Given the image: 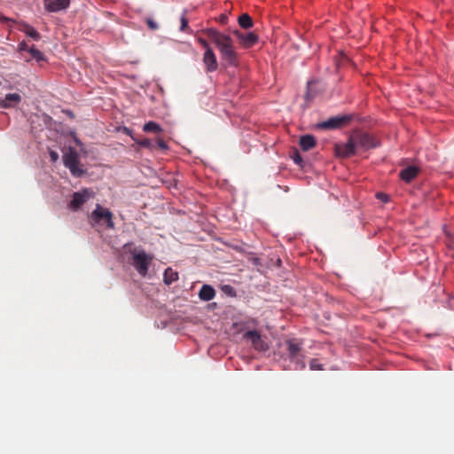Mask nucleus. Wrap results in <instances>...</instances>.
Returning <instances> with one entry per match:
<instances>
[{
  "label": "nucleus",
  "instance_id": "cd10ccee",
  "mask_svg": "<svg viewBox=\"0 0 454 454\" xmlns=\"http://www.w3.org/2000/svg\"><path fill=\"white\" fill-rule=\"evenodd\" d=\"M198 43L200 44V46H202L204 48L205 51H207V50H212V48L209 46L207 40H205L201 37H199Z\"/></svg>",
  "mask_w": 454,
  "mask_h": 454
},
{
  "label": "nucleus",
  "instance_id": "2f4dec72",
  "mask_svg": "<svg viewBox=\"0 0 454 454\" xmlns=\"http://www.w3.org/2000/svg\"><path fill=\"white\" fill-rule=\"evenodd\" d=\"M228 20L226 14H221L220 18H218V21H220L223 25L226 24Z\"/></svg>",
  "mask_w": 454,
  "mask_h": 454
},
{
  "label": "nucleus",
  "instance_id": "423d86ee",
  "mask_svg": "<svg viewBox=\"0 0 454 454\" xmlns=\"http://www.w3.org/2000/svg\"><path fill=\"white\" fill-rule=\"evenodd\" d=\"M287 345V352L289 359L296 363V370H303L306 367V363L303 361V355L301 354V344L296 340H286Z\"/></svg>",
  "mask_w": 454,
  "mask_h": 454
},
{
  "label": "nucleus",
  "instance_id": "dca6fc26",
  "mask_svg": "<svg viewBox=\"0 0 454 454\" xmlns=\"http://www.w3.org/2000/svg\"><path fill=\"white\" fill-rule=\"evenodd\" d=\"M215 290L213 286L210 285H203V286L200 287V290L199 292L200 299L204 301H212L215 297Z\"/></svg>",
  "mask_w": 454,
  "mask_h": 454
},
{
  "label": "nucleus",
  "instance_id": "f03ea898",
  "mask_svg": "<svg viewBox=\"0 0 454 454\" xmlns=\"http://www.w3.org/2000/svg\"><path fill=\"white\" fill-rule=\"evenodd\" d=\"M62 162L64 166L69 168V171L73 176L80 177L85 174V170L82 168V165L79 161L78 152L74 147H69L64 155H62Z\"/></svg>",
  "mask_w": 454,
  "mask_h": 454
},
{
  "label": "nucleus",
  "instance_id": "a878e982",
  "mask_svg": "<svg viewBox=\"0 0 454 454\" xmlns=\"http://www.w3.org/2000/svg\"><path fill=\"white\" fill-rule=\"evenodd\" d=\"M181 31L182 32H187L188 30V21H187V19L185 17V14H183L182 17H181V27H180Z\"/></svg>",
  "mask_w": 454,
  "mask_h": 454
},
{
  "label": "nucleus",
  "instance_id": "f8f14e48",
  "mask_svg": "<svg viewBox=\"0 0 454 454\" xmlns=\"http://www.w3.org/2000/svg\"><path fill=\"white\" fill-rule=\"evenodd\" d=\"M70 0H44L43 5L47 12H57L69 7Z\"/></svg>",
  "mask_w": 454,
  "mask_h": 454
},
{
  "label": "nucleus",
  "instance_id": "1a4fd4ad",
  "mask_svg": "<svg viewBox=\"0 0 454 454\" xmlns=\"http://www.w3.org/2000/svg\"><path fill=\"white\" fill-rule=\"evenodd\" d=\"M357 151L358 149L349 140L343 144L334 145V154L341 159L350 158L351 156L356 155Z\"/></svg>",
  "mask_w": 454,
  "mask_h": 454
},
{
  "label": "nucleus",
  "instance_id": "ddd939ff",
  "mask_svg": "<svg viewBox=\"0 0 454 454\" xmlns=\"http://www.w3.org/2000/svg\"><path fill=\"white\" fill-rule=\"evenodd\" d=\"M203 63L205 67H207V72H215L217 70V59L215 56L213 50H207V51L204 52Z\"/></svg>",
  "mask_w": 454,
  "mask_h": 454
},
{
  "label": "nucleus",
  "instance_id": "72a5a7b5",
  "mask_svg": "<svg viewBox=\"0 0 454 454\" xmlns=\"http://www.w3.org/2000/svg\"><path fill=\"white\" fill-rule=\"evenodd\" d=\"M453 256H454V254H453Z\"/></svg>",
  "mask_w": 454,
  "mask_h": 454
},
{
  "label": "nucleus",
  "instance_id": "9b49d317",
  "mask_svg": "<svg viewBox=\"0 0 454 454\" xmlns=\"http://www.w3.org/2000/svg\"><path fill=\"white\" fill-rule=\"evenodd\" d=\"M234 35L238 37L243 47L250 48L258 43V35L254 32L243 33L241 31L235 30Z\"/></svg>",
  "mask_w": 454,
  "mask_h": 454
},
{
  "label": "nucleus",
  "instance_id": "aec40b11",
  "mask_svg": "<svg viewBox=\"0 0 454 454\" xmlns=\"http://www.w3.org/2000/svg\"><path fill=\"white\" fill-rule=\"evenodd\" d=\"M239 25L243 29L252 28L254 26L253 19L250 18L248 13L240 14L239 18Z\"/></svg>",
  "mask_w": 454,
  "mask_h": 454
},
{
  "label": "nucleus",
  "instance_id": "4468645a",
  "mask_svg": "<svg viewBox=\"0 0 454 454\" xmlns=\"http://www.w3.org/2000/svg\"><path fill=\"white\" fill-rule=\"evenodd\" d=\"M419 175V168L415 166H409L408 168L401 170L400 177L401 180L405 183H410L414 180Z\"/></svg>",
  "mask_w": 454,
  "mask_h": 454
},
{
  "label": "nucleus",
  "instance_id": "bb28decb",
  "mask_svg": "<svg viewBox=\"0 0 454 454\" xmlns=\"http://www.w3.org/2000/svg\"><path fill=\"white\" fill-rule=\"evenodd\" d=\"M159 148L162 151H168V144L165 143L164 140L159 138L158 139V142H156V145H155V148Z\"/></svg>",
  "mask_w": 454,
  "mask_h": 454
},
{
  "label": "nucleus",
  "instance_id": "f3484780",
  "mask_svg": "<svg viewBox=\"0 0 454 454\" xmlns=\"http://www.w3.org/2000/svg\"><path fill=\"white\" fill-rule=\"evenodd\" d=\"M20 101V96L18 93H9L5 98L0 102V106L3 108H8L15 106Z\"/></svg>",
  "mask_w": 454,
  "mask_h": 454
},
{
  "label": "nucleus",
  "instance_id": "0eeeda50",
  "mask_svg": "<svg viewBox=\"0 0 454 454\" xmlns=\"http://www.w3.org/2000/svg\"><path fill=\"white\" fill-rule=\"evenodd\" d=\"M350 121V115H337L317 124V126H319L321 129H338L347 125Z\"/></svg>",
  "mask_w": 454,
  "mask_h": 454
},
{
  "label": "nucleus",
  "instance_id": "9d476101",
  "mask_svg": "<svg viewBox=\"0 0 454 454\" xmlns=\"http://www.w3.org/2000/svg\"><path fill=\"white\" fill-rule=\"evenodd\" d=\"M91 198V192L88 189H83L80 192H74L73 200L70 201V207L74 210H77L85 204L89 199Z\"/></svg>",
  "mask_w": 454,
  "mask_h": 454
},
{
  "label": "nucleus",
  "instance_id": "393cba45",
  "mask_svg": "<svg viewBox=\"0 0 454 454\" xmlns=\"http://www.w3.org/2000/svg\"><path fill=\"white\" fill-rule=\"evenodd\" d=\"M310 370H324L322 364L318 363L317 358H312L309 363Z\"/></svg>",
  "mask_w": 454,
  "mask_h": 454
},
{
  "label": "nucleus",
  "instance_id": "c85d7f7f",
  "mask_svg": "<svg viewBox=\"0 0 454 454\" xmlns=\"http://www.w3.org/2000/svg\"><path fill=\"white\" fill-rule=\"evenodd\" d=\"M29 37L32 40L37 41V40H39L40 35H39V33L36 30H35V28L30 27V29H29Z\"/></svg>",
  "mask_w": 454,
  "mask_h": 454
},
{
  "label": "nucleus",
  "instance_id": "7c9ffc66",
  "mask_svg": "<svg viewBox=\"0 0 454 454\" xmlns=\"http://www.w3.org/2000/svg\"><path fill=\"white\" fill-rule=\"evenodd\" d=\"M50 155H51V161L57 162V160L59 159L58 153L56 152H54V151H51Z\"/></svg>",
  "mask_w": 454,
  "mask_h": 454
},
{
  "label": "nucleus",
  "instance_id": "6ab92c4d",
  "mask_svg": "<svg viewBox=\"0 0 454 454\" xmlns=\"http://www.w3.org/2000/svg\"><path fill=\"white\" fill-rule=\"evenodd\" d=\"M164 284L170 285L178 280V273L170 268H167L163 274Z\"/></svg>",
  "mask_w": 454,
  "mask_h": 454
},
{
  "label": "nucleus",
  "instance_id": "f257e3e1",
  "mask_svg": "<svg viewBox=\"0 0 454 454\" xmlns=\"http://www.w3.org/2000/svg\"><path fill=\"white\" fill-rule=\"evenodd\" d=\"M206 35L212 39L213 43L220 51L222 59L229 65H237L239 55L236 52L235 46L231 36L219 32L215 28H207L204 30Z\"/></svg>",
  "mask_w": 454,
  "mask_h": 454
},
{
  "label": "nucleus",
  "instance_id": "b1692460",
  "mask_svg": "<svg viewBox=\"0 0 454 454\" xmlns=\"http://www.w3.org/2000/svg\"><path fill=\"white\" fill-rule=\"evenodd\" d=\"M293 160L294 162L296 163V165L302 167L303 160L301 155L299 153L297 150L294 152Z\"/></svg>",
  "mask_w": 454,
  "mask_h": 454
},
{
  "label": "nucleus",
  "instance_id": "5701e85b",
  "mask_svg": "<svg viewBox=\"0 0 454 454\" xmlns=\"http://www.w3.org/2000/svg\"><path fill=\"white\" fill-rule=\"evenodd\" d=\"M145 22H146L147 27H149V29L153 30V31L159 29V25L156 23V21L153 19L146 18Z\"/></svg>",
  "mask_w": 454,
  "mask_h": 454
},
{
  "label": "nucleus",
  "instance_id": "4be33fe9",
  "mask_svg": "<svg viewBox=\"0 0 454 454\" xmlns=\"http://www.w3.org/2000/svg\"><path fill=\"white\" fill-rule=\"evenodd\" d=\"M136 142L137 145H138V146L142 148H147L150 149L151 151L155 149V144L153 143L150 139L145 138L142 140H136Z\"/></svg>",
  "mask_w": 454,
  "mask_h": 454
},
{
  "label": "nucleus",
  "instance_id": "473e14b6",
  "mask_svg": "<svg viewBox=\"0 0 454 454\" xmlns=\"http://www.w3.org/2000/svg\"><path fill=\"white\" fill-rule=\"evenodd\" d=\"M26 49H27V43L25 41H23L20 43V51H26Z\"/></svg>",
  "mask_w": 454,
  "mask_h": 454
},
{
  "label": "nucleus",
  "instance_id": "412c9836",
  "mask_svg": "<svg viewBox=\"0 0 454 454\" xmlns=\"http://www.w3.org/2000/svg\"><path fill=\"white\" fill-rule=\"evenodd\" d=\"M144 131L146 133L159 134L161 132V128L154 121H149L144 125Z\"/></svg>",
  "mask_w": 454,
  "mask_h": 454
},
{
  "label": "nucleus",
  "instance_id": "2eb2a0df",
  "mask_svg": "<svg viewBox=\"0 0 454 454\" xmlns=\"http://www.w3.org/2000/svg\"><path fill=\"white\" fill-rule=\"evenodd\" d=\"M299 145L303 152H308L315 148L316 146V139L312 135H305L301 137V140H299Z\"/></svg>",
  "mask_w": 454,
  "mask_h": 454
},
{
  "label": "nucleus",
  "instance_id": "7ed1b4c3",
  "mask_svg": "<svg viewBox=\"0 0 454 454\" xmlns=\"http://www.w3.org/2000/svg\"><path fill=\"white\" fill-rule=\"evenodd\" d=\"M132 255V266L135 267L138 275L145 277L148 271V268L151 265L153 256L146 254L144 250H135L131 252Z\"/></svg>",
  "mask_w": 454,
  "mask_h": 454
},
{
  "label": "nucleus",
  "instance_id": "c756f323",
  "mask_svg": "<svg viewBox=\"0 0 454 454\" xmlns=\"http://www.w3.org/2000/svg\"><path fill=\"white\" fill-rule=\"evenodd\" d=\"M377 198L379 200H383V202H387L388 201V196L384 194V193H377Z\"/></svg>",
  "mask_w": 454,
  "mask_h": 454
},
{
  "label": "nucleus",
  "instance_id": "39448f33",
  "mask_svg": "<svg viewBox=\"0 0 454 454\" xmlns=\"http://www.w3.org/2000/svg\"><path fill=\"white\" fill-rule=\"evenodd\" d=\"M349 141L359 150L368 151L378 146L374 137L365 132L355 131L349 137Z\"/></svg>",
  "mask_w": 454,
  "mask_h": 454
},
{
  "label": "nucleus",
  "instance_id": "a211bd4d",
  "mask_svg": "<svg viewBox=\"0 0 454 454\" xmlns=\"http://www.w3.org/2000/svg\"><path fill=\"white\" fill-rule=\"evenodd\" d=\"M29 56L30 61L35 60L41 66H43V64L47 61V58L44 56V54L36 48H35V46H30Z\"/></svg>",
  "mask_w": 454,
  "mask_h": 454
},
{
  "label": "nucleus",
  "instance_id": "20e7f679",
  "mask_svg": "<svg viewBox=\"0 0 454 454\" xmlns=\"http://www.w3.org/2000/svg\"><path fill=\"white\" fill-rule=\"evenodd\" d=\"M89 220H90L91 224L104 223H106V228H114L112 212L109 209L101 207L100 204L96 205L95 209H93L91 215H89Z\"/></svg>",
  "mask_w": 454,
  "mask_h": 454
},
{
  "label": "nucleus",
  "instance_id": "6e6552de",
  "mask_svg": "<svg viewBox=\"0 0 454 454\" xmlns=\"http://www.w3.org/2000/svg\"><path fill=\"white\" fill-rule=\"evenodd\" d=\"M245 340H247L252 343L254 350L258 352H264L268 349V344L262 340V335L254 330L247 331L244 333Z\"/></svg>",
  "mask_w": 454,
  "mask_h": 454
}]
</instances>
